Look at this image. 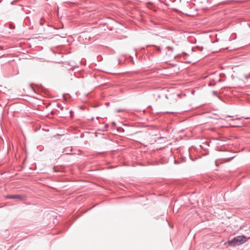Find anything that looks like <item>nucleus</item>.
<instances>
[{"instance_id": "nucleus-1", "label": "nucleus", "mask_w": 250, "mask_h": 250, "mask_svg": "<svg viewBox=\"0 0 250 250\" xmlns=\"http://www.w3.org/2000/svg\"><path fill=\"white\" fill-rule=\"evenodd\" d=\"M248 238L245 236L239 235L235 237L228 242V243L232 246H239L248 240Z\"/></svg>"}, {"instance_id": "nucleus-2", "label": "nucleus", "mask_w": 250, "mask_h": 250, "mask_svg": "<svg viewBox=\"0 0 250 250\" xmlns=\"http://www.w3.org/2000/svg\"><path fill=\"white\" fill-rule=\"evenodd\" d=\"M6 198L8 199H19L23 200V197L19 195H9L6 196Z\"/></svg>"}, {"instance_id": "nucleus-3", "label": "nucleus", "mask_w": 250, "mask_h": 250, "mask_svg": "<svg viewBox=\"0 0 250 250\" xmlns=\"http://www.w3.org/2000/svg\"><path fill=\"white\" fill-rule=\"evenodd\" d=\"M42 20H43V19H41L40 20V24L42 26L44 24V22L42 21Z\"/></svg>"}, {"instance_id": "nucleus-4", "label": "nucleus", "mask_w": 250, "mask_h": 250, "mask_svg": "<svg viewBox=\"0 0 250 250\" xmlns=\"http://www.w3.org/2000/svg\"><path fill=\"white\" fill-rule=\"evenodd\" d=\"M124 111V110H122V109H118V110H116V112H117V113H119V112H121V111Z\"/></svg>"}, {"instance_id": "nucleus-5", "label": "nucleus", "mask_w": 250, "mask_h": 250, "mask_svg": "<svg viewBox=\"0 0 250 250\" xmlns=\"http://www.w3.org/2000/svg\"><path fill=\"white\" fill-rule=\"evenodd\" d=\"M167 48L168 49V50H169L170 51H172L173 50V48L171 47L168 46Z\"/></svg>"}, {"instance_id": "nucleus-6", "label": "nucleus", "mask_w": 250, "mask_h": 250, "mask_svg": "<svg viewBox=\"0 0 250 250\" xmlns=\"http://www.w3.org/2000/svg\"><path fill=\"white\" fill-rule=\"evenodd\" d=\"M229 125H231V126H235V124H234V123H230V124H229Z\"/></svg>"}, {"instance_id": "nucleus-7", "label": "nucleus", "mask_w": 250, "mask_h": 250, "mask_svg": "<svg viewBox=\"0 0 250 250\" xmlns=\"http://www.w3.org/2000/svg\"><path fill=\"white\" fill-rule=\"evenodd\" d=\"M240 119V118H236L235 119H232L231 120V121L233 122L234 121V120H239Z\"/></svg>"}, {"instance_id": "nucleus-8", "label": "nucleus", "mask_w": 250, "mask_h": 250, "mask_svg": "<svg viewBox=\"0 0 250 250\" xmlns=\"http://www.w3.org/2000/svg\"><path fill=\"white\" fill-rule=\"evenodd\" d=\"M187 56V54L186 53H183V57H185V56Z\"/></svg>"}, {"instance_id": "nucleus-9", "label": "nucleus", "mask_w": 250, "mask_h": 250, "mask_svg": "<svg viewBox=\"0 0 250 250\" xmlns=\"http://www.w3.org/2000/svg\"><path fill=\"white\" fill-rule=\"evenodd\" d=\"M232 158H228L227 159V161H229V160H230Z\"/></svg>"}, {"instance_id": "nucleus-10", "label": "nucleus", "mask_w": 250, "mask_h": 250, "mask_svg": "<svg viewBox=\"0 0 250 250\" xmlns=\"http://www.w3.org/2000/svg\"><path fill=\"white\" fill-rule=\"evenodd\" d=\"M227 117H233V116L228 115L226 116Z\"/></svg>"}, {"instance_id": "nucleus-11", "label": "nucleus", "mask_w": 250, "mask_h": 250, "mask_svg": "<svg viewBox=\"0 0 250 250\" xmlns=\"http://www.w3.org/2000/svg\"><path fill=\"white\" fill-rule=\"evenodd\" d=\"M213 93L214 95H216V92H215V91H213Z\"/></svg>"}]
</instances>
